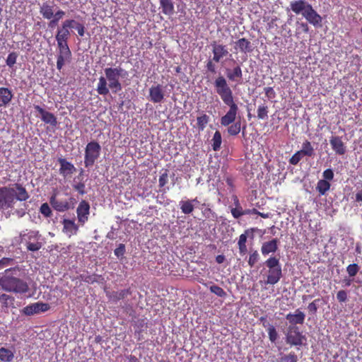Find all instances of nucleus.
I'll return each mask as SVG.
<instances>
[{
    "label": "nucleus",
    "mask_w": 362,
    "mask_h": 362,
    "mask_svg": "<svg viewBox=\"0 0 362 362\" xmlns=\"http://www.w3.org/2000/svg\"><path fill=\"white\" fill-rule=\"evenodd\" d=\"M214 86L216 93L220 96L223 103L229 107L226 115L221 117V124L222 126L228 127V133L230 135L236 136L241 130V122L240 120L235 122L239 108L234 100L233 90L226 79L221 75L216 78Z\"/></svg>",
    "instance_id": "1"
},
{
    "label": "nucleus",
    "mask_w": 362,
    "mask_h": 362,
    "mask_svg": "<svg viewBox=\"0 0 362 362\" xmlns=\"http://www.w3.org/2000/svg\"><path fill=\"white\" fill-rule=\"evenodd\" d=\"M105 76H100L97 85L96 90L99 95H107L110 90L113 93H117L122 90L120 77L124 78L127 72L120 66L108 67L104 69Z\"/></svg>",
    "instance_id": "2"
},
{
    "label": "nucleus",
    "mask_w": 362,
    "mask_h": 362,
    "mask_svg": "<svg viewBox=\"0 0 362 362\" xmlns=\"http://www.w3.org/2000/svg\"><path fill=\"white\" fill-rule=\"evenodd\" d=\"M0 286L2 290L15 293H25L29 287L25 281L21 279V269L11 267L0 273Z\"/></svg>",
    "instance_id": "3"
},
{
    "label": "nucleus",
    "mask_w": 362,
    "mask_h": 362,
    "mask_svg": "<svg viewBox=\"0 0 362 362\" xmlns=\"http://www.w3.org/2000/svg\"><path fill=\"white\" fill-rule=\"evenodd\" d=\"M28 198V192L21 184L16 183L13 187H0V210L13 208L15 199L24 202Z\"/></svg>",
    "instance_id": "4"
},
{
    "label": "nucleus",
    "mask_w": 362,
    "mask_h": 362,
    "mask_svg": "<svg viewBox=\"0 0 362 362\" xmlns=\"http://www.w3.org/2000/svg\"><path fill=\"white\" fill-rule=\"evenodd\" d=\"M291 10L296 15L302 14L305 20L315 27L322 25V18L305 0H298L290 2Z\"/></svg>",
    "instance_id": "5"
},
{
    "label": "nucleus",
    "mask_w": 362,
    "mask_h": 362,
    "mask_svg": "<svg viewBox=\"0 0 362 362\" xmlns=\"http://www.w3.org/2000/svg\"><path fill=\"white\" fill-rule=\"evenodd\" d=\"M265 264L269 269L267 280L263 282L264 284L274 285L277 284L282 277V269L279 259L276 257H270L266 260Z\"/></svg>",
    "instance_id": "6"
},
{
    "label": "nucleus",
    "mask_w": 362,
    "mask_h": 362,
    "mask_svg": "<svg viewBox=\"0 0 362 362\" xmlns=\"http://www.w3.org/2000/svg\"><path fill=\"white\" fill-rule=\"evenodd\" d=\"M101 146L97 141L88 143L85 148L84 165L86 168L91 167L100 156Z\"/></svg>",
    "instance_id": "7"
},
{
    "label": "nucleus",
    "mask_w": 362,
    "mask_h": 362,
    "mask_svg": "<svg viewBox=\"0 0 362 362\" xmlns=\"http://www.w3.org/2000/svg\"><path fill=\"white\" fill-rule=\"evenodd\" d=\"M57 42V47L59 49V53L57 54V68L58 70H61L66 61L69 60L71 57V52L68 45V40L62 39H56Z\"/></svg>",
    "instance_id": "8"
},
{
    "label": "nucleus",
    "mask_w": 362,
    "mask_h": 362,
    "mask_svg": "<svg viewBox=\"0 0 362 362\" xmlns=\"http://www.w3.org/2000/svg\"><path fill=\"white\" fill-rule=\"evenodd\" d=\"M305 337L297 326H288L286 334V343L291 346H301Z\"/></svg>",
    "instance_id": "9"
},
{
    "label": "nucleus",
    "mask_w": 362,
    "mask_h": 362,
    "mask_svg": "<svg viewBox=\"0 0 362 362\" xmlns=\"http://www.w3.org/2000/svg\"><path fill=\"white\" fill-rule=\"evenodd\" d=\"M211 52L213 53V60L218 63L221 59L229 54V52L226 45L218 43L217 41L211 42Z\"/></svg>",
    "instance_id": "10"
},
{
    "label": "nucleus",
    "mask_w": 362,
    "mask_h": 362,
    "mask_svg": "<svg viewBox=\"0 0 362 362\" xmlns=\"http://www.w3.org/2000/svg\"><path fill=\"white\" fill-rule=\"evenodd\" d=\"M75 23L74 19H66L62 23L60 27L58 28L55 38L69 40L71 36V30L73 29L72 24Z\"/></svg>",
    "instance_id": "11"
},
{
    "label": "nucleus",
    "mask_w": 362,
    "mask_h": 362,
    "mask_svg": "<svg viewBox=\"0 0 362 362\" xmlns=\"http://www.w3.org/2000/svg\"><path fill=\"white\" fill-rule=\"evenodd\" d=\"M50 308L48 303L42 302H37L31 303L23 309V313L25 315H33L40 313H44L47 311Z\"/></svg>",
    "instance_id": "12"
},
{
    "label": "nucleus",
    "mask_w": 362,
    "mask_h": 362,
    "mask_svg": "<svg viewBox=\"0 0 362 362\" xmlns=\"http://www.w3.org/2000/svg\"><path fill=\"white\" fill-rule=\"evenodd\" d=\"M76 214L78 222L83 226L88 220L90 214L89 203L86 200H82L76 209Z\"/></svg>",
    "instance_id": "13"
},
{
    "label": "nucleus",
    "mask_w": 362,
    "mask_h": 362,
    "mask_svg": "<svg viewBox=\"0 0 362 362\" xmlns=\"http://www.w3.org/2000/svg\"><path fill=\"white\" fill-rule=\"evenodd\" d=\"M34 109L40 115L42 121L45 124H49L52 127L57 125V118L53 113L45 110L38 105H35Z\"/></svg>",
    "instance_id": "14"
},
{
    "label": "nucleus",
    "mask_w": 362,
    "mask_h": 362,
    "mask_svg": "<svg viewBox=\"0 0 362 362\" xmlns=\"http://www.w3.org/2000/svg\"><path fill=\"white\" fill-rule=\"evenodd\" d=\"M164 90L160 84L152 86L149 88V98L153 103H160L164 100Z\"/></svg>",
    "instance_id": "15"
},
{
    "label": "nucleus",
    "mask_w": 362,
    "mask_h": 362,
    "mask_svg": "<svg viewBox=\"0 0 362 362\" xmlns=\"http://www.w3.org/2000/svg\"><path fill=\"white\" fill-rule=\"evenodd\" d=\"M329 143L336 154L342 156L346 152V147L341 136H332L329 139Z\"/></svg>",
    "instance_id": "16"
},
{
    "label": "nucleus",
    "mask_w": 362,
    "mask_h": 362,
    "mask_svg": "<svg viewBox=\"0 0 362 362\" xmlns=\"http://www.w3.org/2000/svg\"><path fill=\"white\" fill-rule=\"evenodd\" d=\"M107 298L110 302L117 303L120 300H123L128 296L132 294L130 288L122 289L117 291H105Z\"/></svg>",
    "instance_id": "17"
},
{
    "label": "nucleus",
    "mask_w": 362,
    "mask_h": 362,
    "mask_svg": "<svg viewBox=\"0 0 362 362\" xmlns=\"http://www.w3.org/2000/svg\"><path fill=\"white\" fill-rule=\"evenodd\" d=\"M49 203L54 210L64 212L69 210L73 206L71 205V203L67 200H60L56 198V194H54L49 199Z\"/></svg>",
    "instance_id": "18"
},
{
    "label": "nucleus",
    "mask_w": 362,
    "mask_h": 362,
    "mask_svg": "<svg viewBox=\"0 0 362 362\" xmlns=\"http://www.w3.org/2000/svg\"><path fill=\"white\" fill-rule=\"evenodd\" d=\"M305 315L300 309H296L294 313H289L286 315V319L288 321L289 326H296V325H303L305 322Z\"/></svg>",
    "instance_id": "19"
},
{
    "label": "nucleus",
    "mask_w": 362,
    "mask_h": 362,
    "mask_svg": "<svg viewBox=\"0 0 362 362\" xmlns=\"http://www.w3.org/2000/svg\"><path fill=\"white\" fill-rule=\"evenodd\" d=\"M57 161L60 164L59 173L64 177L73 174L76 171L74 165L71 163L67 161L65 158H59Z\"/></svg>",
    "instance_id": "20"
},
{
    "label": "nucleus",
    "mask_w": 362,
    "mask_h": 362,
    "mask_svg": "<svg viewBox=\"0 0 362 362\" xmlns=\"http://www.w3.org/2000/svg\"><path fill=\"white\" fill-rule=\"evenodd\" d=\"M63 232L69 237L76 235L78 231V226L76 224L74 220L64 218L62 221Z\"/></svg>",
    "instance_id": "21"
},
{
    "label": "nucleus",
    "mask_w": 362,
    "mask_h": 362,
    "mask_svg": "<svg viewBox=\"0 0 362 362\" xmlns=\"http://www.w3.org/2000/svg\"><path fill=\"white\" fill-rule=\"evenodd\" d=\"M235 49H239L240 52L245 54L250 53L253 51L252 43L247 39L243 37L239 39L235 42Z\"/></svg>",
    "instance_id": "22"
},
{
    "label": "nucleus",
    "mask_w": 362,
    "mask_h": 362,
    "mask_svg": "<svg viewBox=\"0 0 362 362\" xmlns=\"http://www.w3.org/2000/svg\"><path fill=\"white\" fill-rule=\"evenodd\" d=\"M11 90L5 87H0V107H6L13 99Z\"/></svg>",
    "instance_id": "23"
},
{
    "label": "nucleus",
    "mask_w": 362,
    "mask_h": 362,
    "mask_svg": "<svg viewBox=\"0 0 362 362\" xmlns=\"http://www.w3.org/2000/svg\"><path fill=\"white\" fill-rule=\"evenodd\" d=\"M278 240L274 238L272 240L264 242L261 247L262 254L264 256L268 255L269 253H274L278 250Z\"/></svg>",
    "instance_id": "24"
},
{
    "label": "nucleus",
    "mask_w": 362,
    "mask_h": 362,
    "mask_svg": "<svg viewBox=\"0 0 362 362\" xmlns=\"http://www.w3.org/2000/svg\"><path fill=\"white\" fill-rule=\"evenodd\" d=\"M226 73L228 79L230 81L240 83L243 78V71L239 65L235 66L233 69H227Z\"/></svg>",
    "instance_id": "25"
},
{
    "label": "nucleus",
    "mask_w": 362,
    "mask_h": 362,
    "mask_svg": "<svg viewBox=\"0 0 362 362\" xmlns=\"http://www.w3.org/2000/svg\"><path fill=\"white\" fill-rule=\"evenodd\" d=\"M53 8V6H51L47 2H45L40 7V13L45 19H52L54 16Z\"/></svg>",
    "instance_id": "26"
},
{
    "label": "nucleus",
    "mask_w": 362,
    "mask_h": 362,
    "mask_svg": "<svg viewBox=\"0 0 362 362\" xmlns=\"http://www.w3.org/2000/svg\"><path fill=\"white\" fill-rule=\"evenodd\" d=\"M134 326L135 327L134 335L137 337V339L140 341L142 339L141 337L143 331L144 329L147 328V323L145 322V320L139 319L134 322Z\"/></svg>",
    "instance_id": "27"
},
{
    "label": "nucleus",
    "mask_w": 362,
    "mask_h": 362,
    "mask_svg": "<svg viewBox=\"0 0 362 362\" xmlns=\"http://www.w3.org/2000/svg\"><path fill=\"white\" fill-rule=\"evenodd\" d=\"M162 12L165 15L170 16L175 11L174 4L173 0H159Z\"/></svg>",
    "instance_id": "28"
},
{
    "label": "nucleus",
    "mask_w": 362,
    "mask_h": 362,
    "mask_svg": "<svg viewBox=\"0 0 362 362\" xmlns=\"http://www.w3.org/2000/svg\"><path fill=\"white\" fill-rule=\"evenodd\" d=\"M14 358V353L5 347L0 348V361L11 362Z\"/></svg>",
    "instance_id": "29"
},
{
    "label": "nucleus",
    "mask_w": 362,
    "mask_h": 362,
    "mask_svg": "<svg viewBox=\"0 0 362 362\" xmlns=\"http://www.w3.org/2000/svg\"><path fill=\"white\" fill-rule=\"evenodd\" d=\"M300 152L303 156L313 157L315 155L314 148L308 140H305L302 144V148Z\"/></svg>",
    "instance_id": "30"
},
{
    "label": "nucleus",
    "mask_w": 362,
    "mask_h": 362,
    "mask_svg": "<svg viewBox=\"0 0 362 362\" xmlns=\"http://www.w3.org/2000/svg\"><path fill=\"white\" fill-rule=\"evenodd\" d=\"M180 206L182 213L189 214L194 211V205L190 199L182 200L180 202Z\"/></svg>",
    "instance_id": "31"
},
{
    "label": "nucleus",
    "mask_w": 362,
    "mask_h": 362,
    "mask_svg": "<svg viewBox=\"0 0 362 362\" xmlns=\"http://www.w3.org/2000/svg\"><path fill=\"white\" fill-rule=\"evenodd\" d=\"M331 187L330 183L325 180H320L317 183L316 189L320 195H325Z\"/></svg>",
    "instance_id": "32"
},
{
    "label": "nucleus",
    "mask_w": 362,
    "mask_h": 362,
    "mask_svg": "<svg viewBox=\"0 0 362 362\" xmlns=\"http://www.w3.org/2000/svg\"><path fill=\"white\" fill-rule=\"evenodd\" d=\"M269 107L266 103L259 105L257 110V117L259 119H266L268 117Z\"/></svg>",
    "instance_id": "33"
},
{
    "label": "nucleus",
    "mask_w": 362,
    "mask_h": 362,
    "mask_svg": "<svg viewBox=\"0 0 362 362\" xmlns=\"http://www.w3.org/2000/svg\"><path fill=\"white\" fill-rule=\"evenodd\" d=\"M210 120L209 116L202 114L197 118V125L199 131H203Z\"/></svg>",
    "instance_id": "34"
},
{
    "label": "nucleus",
    "mask_w": 362,
    "mask_h": 362,
    "mask_svg": "<svg viewBox=\"0 0 362 362\" xmlns=\"http://www.w3.org/2000/svg\"><path fill=\"white\" fill-rule=\"evenodd\" d=\"M222 138L219 131H216L212 139V148L214 151H218L221 145Z\"/></svg>",
    "instance_id": "35"
},
{
    "label": "nucleus",
    "mask_w": 362,
    "mask_h": 362,
    "mask_svg": "<svg viewBox=\"0 0 362 362\" xmlns=\"http://www.w3.org/2000/svg\"><path fill=\"white\" fill-rule=\"evenodd\" d=\"M246 242H247L246 234H241L239 237L238 245L240 253L242 255L245 254V252H247Z\"/></svg>",
    "instance_id": "36"
},
{
    "label": "nucleus",
    "mask_w": 362,
    "mask_h": 362,
    "mask_svg": "<svg viewBox=\"0 0 362 362\" xmlns=\"http://www.w3.org/2000/svg\"><path fill=\"white\" fill-rule=\"evenodd\" d=\"M209 290L211 293H214L218 297L224 298L227 295L226 292L221 287L217 285L211 286Z\"/></svg>",
    "instance_id": "37"
},
{
    "label": "nucleus",
    "mask_w": 362,
    "mask_h": 362,
    "mask_svg": "<svg viewBox=\"0 0 362 362\" xmlns=\"http://www.w3.org/2000/svg\"><path fill=\"white\" fill-rule=\"evenodd\" d=\"M359 269L360 267L357 264L353 263L347 266L346 272L350 277H354L359 272Z\"/></svg>",
    "instance_id": "38"
},
{
    "label": "nucleus",
    "mask_w": 362,
    "mask_h": 362,
    "mask_svg": "<svg viewBox=\"0 0 362 362\" xmlns=\"http://www.w3.org/2000/svg\"><path fill=\"white\" fill-rule=\"evenodd\" d=\"M267 333L269 335V340L272 342H275L278 338V334L276 328L272 325H269L267 328Z\"/></svg>",
    "instance_id": "39"
},
{
    "label": "nucleus",
    "mask_w": 362,
    "mask_h": 362,
    "mask_svg": "<svg viewBox=\"0 0 362 362\" xmlns=\"http://www.w3.org/2000/svg\"><path fill=\"white\" fill-rule=\"evenodd\" d=\"M14 298L6 293L0 295V303L7 307L9 304H13Z\"/></svg>",
    "instance_id": "40"
},
{
    "label": "nucleus",
    "mask_w": 362,
    "mask_h": 362,
    "mask_svg": "<svg viewBox=\"0 0 362 362\" xmlns=\"http://www.w3.org/2000/svg\"><path fill=\"white\" fill-rule=\"evenodd\" d=\"M17 57L18 54L16 52H12L9 53L6 60L7 66L9 67H13V65L16 63Z\"/></svg>",
    "instance_id": "41"
},
{
    "label": "nucleus",
    "mask_w": 362,
    "mask_h": 362,
    "mask_svg": "<svg viewBox=\"0 0 362 362\" xmlns=\"http://www.w3.org/2000/svg\"><path fill=\"white\" fill-rule=\"evenodd\" d=\"M320 299L317 298L314 300L313 302L310 303L308 305V312L310 314L315 315L316 314L317 309H318V303L320 302Z\"/></svg>",
    "instance_id": "42"
},
{
    "label": "nucleus",
    "mask_w": 362,
    "mask_h": 362,
    "mask_svg": "<svg viewBox=\"0 0 362 362\" xmlns=\"http://www.w3.org/2000/svg\"><path fill=\"white\" fill-rule=\"evenodd\" d=\"M303 158V154L300 152V151H298L289 159V163L291 165H296L300 161V160Z\"/></svg>",
    "instance_id": "43"
},
{
    "label": "nucleus",
    "mask_w": 362,
    "mask_h": 362,
    "mask_svg": "<svg viewBox=\"0 0 362 362\" xmlns=\"http://www.w3.org/2000/svg\"><path fill=\"white\" fill-rule=\"evenodd\" d=\"M231 214L234 218H239L243 216V209L241 205L239 206H235L230 209Z\"/></svg>",
    "instance_id": "44"
},
{
    "label": "nucleus",
    "mask_w": 362,
    "mask_h": 362,
    "mask_svg": "<svg viewBox=\"0 0 362 362\" xmlns=\"http://www.w3.org/2000/svg\"><path fill=\"white\" fill-rule=\"evenodd\" d=\"M40 211L47 218L52 216V210L47 203H44L41 205Z\"/></svg>",
    "instance_id": "45"
},
{
    "label": "nucleus",
    "mask_w": 362,
    "mask_h": 362,
    "mask_svg": "<svg viewBox=\"0 0 362 362\" xmlns=\"http://www.w3.org/2000/svg\"><path fill=\"white\" fill-rule=\"evenodd\" d=\"M259 258V255L257 250H255L252 254H250L248 259V264L252 267L255 264L258 262Z\"/></svg>",
    "instance_id": "46"
},
{
    "label": "nucleus",
    "mask_w": 362,
    "mask_h": 362,
    "mask_svg": "<svg viewBox=\"0 0 362 362\" xmlns=\"http://www.w3.org/2000/svg\"><path fill=\"white\" fill-rule=\"evenodd\" d=\"M72 25H73V29L74 28L76 30L78 35H80L81 37H83L84 35L85 27L82 23H78L75 21V23L72 24Z\"/></svg>",
    "instance_id": "47"
},
{
    "label": "nucleus",
    "mask_w": 362,
    "mask_h": 362,
    "mask_svg": "<svg viewBox=\"0 0 362 362\" xmlns=\"http://www.w3.org/2000/svg\"><path fill=\"white\" fill-rule=\"evenodd\" d=\"M298 358L294 353H290L281 358V362H297Z\"/></svg>",
    "instance_id": "48"
},
{
    "label": "nucleus",
    "mask_w": 362,
    "mask_h": 362,
    "mask_svg": "<svg viewBox=\"0 0 362 362\" xmlns=\"http://www.w3.org/2000/svg\"><path fill=\"white\" fill-rule=\"evenodd\" d=\"M14 259L9 257H4L0 259V268L3 269L6 267L13 264Z\"/></svg>",
    "instance_id": "49"
},
{
    "label": "nucleus",
    "mask_w": 362,
    "mask_h": 362,
    "mask_svg": "<svg viewBox=\"0 0 362 362\" xmlns=\"http://www.w3.org/2000/svg\"><path fill=\"white\" fill-rule=\"evenodd\" d=\"M322 176V180H325L329 182L333 180L334 175L333 170L330 168H328L324 170Z\"/></svg>",
    "instance_id": "50"
},
{
    "label": "nucleus",
    "mask_w": 362,
    "mask_h": 362,
    "mask_svg": "<svg viewBox=\"0 0 362 362\" xmlns=\"http://www.w3.org/2000/svg\"><path fill=\"white\" fill-rule=\"evenodd\" d=\"M42 247V243L40 242L37 243H28L27 249L30 251H38Z\"/></svg>",
    "instance_id": "51"
},
{
    "label": "nucleus",
    "mask_w": 362,
    "mask_h": 362,
    "mask_svg": "<svg viewBox=\"0 0 362 362\" xmlns=\"http://www.w3.org/2000/svg\"><path fill=\"white\" fill-rule=\"evenodd\" d=\"M114 253L117 257H123L125 253V245L122 243H120L115 250Z\"/></svg>",
    "instance_id": "52"
},
{
    "label": "nucleus",
    "mask_w": 362,
    "mask_h": 362,
    "mask_svg": "<svg viewBox=\"0 0 362 362\" xmlns=\"http://www.w3.org/2000/svg\"><path fill=\"white\" fill-rule=\"evenodd\" d=\"M215 63L216 62L213 60V58L211 59H209L207 61L206 64V68L208 71H209L212 74L216 73V68Z\"/></svg>",
    "instance_id": "53"
},
{
    "label": "nucleus",
    "mask_w": 362,
    "mask_h": 362,
    "mask_svg": "<svg viewBox=\"0 0 362 362\" xmlns=\"http://www.w3.org/2000/svg\"><path fill=\"white\" fill-rule=\"evenodd\" d=\"M168 173H167V170H166L164 173L161 174L159 177V180H158L159 187H163L168 183Z\"/></svg>",
    "instance_id": "54"
},
{
    "label": "nucleus",
    "mask_w": 362,
    "mask_h": 362,
    "mask_svg": "<svg viewBox=\"0 0 362 362\" xmlns=\"http://www.w3.org/2000/svg\"><path fill=\"white\" fill-rule=\"evenodd\" d=\"M337 298L339 303H344L347 300V293L344 290L339 291L337 293Z\"/></svg>",
    "instance_id": "55"
},
{
    "label": "nucleus",
    "mask_w": 362,
    "mask_h": 362,
    "mask_svg": "<svg viewBox=\"0 0 362 362\" xmlns=\"http://www.w3.org/2000/svg\"><path fill=\"white\" fill-rule=\"evenodd\" d=\"M73 187L75 190H76L80 194H84L86 193L85 191V184L83 182H78L76 185H73Z\"/></svg>",
    "instance_id": "56"
},
{
    "label": "nucleus",
    "mask_w": 362,
    "mask_h": 362,
    "mask_svg": "<svg viewBox=\"0 0 362 362\" xmlns=\"http://www.w3.org/2000/svg\"><path fill=\"white\" fill-rule=\"evenodd\" d=\"M264 90L268 98L273 99L276 97V93L272 87H266Z\"/></svg>",
    "instance_id": "57"
},
{
    "label": "nucleus",
    "mask_w": 362,
    "mask_h": 362,
    "mask_svg": "<svg viewBox=\"0 0 362 362\" xmlns=\"http://www.w3.org/2000/svg\"><path fill=\"white\" fill-rule=\"evenodd\" d=\"M82 279L84 282L88 284H93L97 281V275H87L82 277Z\"/></svg>",
    "instance_id": "58"
},
{
    "label": "nucleus",
    "mask_w": 362,
    "mask_h": 362,
    "mask_svg": "<svg viewBox=\"0 0 362 362\" xmlns=\"http://www.w3.org/2000/svg\"><path fill=\"white\" fill-rule=\"evenodd\" d=\"M65 16V11H64L62 9H59L55 13H54V18H56L57 20H61L64 16Z\"/></svg>",
    "instance_id": "59"
},
{
    "label": "nucleus",
    "mask_w": 362,
    "mask_h": 362,
    "mask_svg": "<svg viewBox=\"0 0 362 362\" xmlns=\"http://www.w3.org/2000/svg\"><path fill=\"white\" fill-rule=\"evenodd\" d=\"M225 180H226L227 185L231 189V190H233L235 186L233 184V178L231 177H227Z\"/></svg>",
    "instance_id": "60"
},
{
    "label": "nucleus",
    "mask_w": 362,
    "mask_h": 362,
    "mask_svg": "<svg viewBox=\"0 0 362 362\" xmlns=\"http://www.w3.org/2000/svg\"><path fill=\"white\" fill-rule=\"evenodd\" d=\"M50 21L49 22V27L50 28H53L54 26H55L56 25H57L58 22H59V20H57L56 18L54 17H52V19H49Z\"/></svg>",
    "instance_id": "61"
},
{
    "label": "nucleus",
    "mask_w": 362,
    "mask_h": 362,
    "mask_svg": "<svg viewBox=\"0 0 362 362\" xmlns=\"http://www.w3.org/2000/svg\"><path fill=\"white\" fill-rule=\"evenodd\" d=\"M226 258L223 255H218L216 257V261L218 264H222L225 261Z\"/></svg>",
    "instance_id": "62"
},
{
    "label": "nucleus",
    "mask_w": 362,
    "mask_h": 362,
    "mask_svg": "<svg viewBox=\"0 0 362 362\" xmlns=\"http://www.w3.org/2000/svg\"><path fill=\"white\" fill-rule=\"evenodd\" d=\"M232 199L233 201V204H234L235 206H239L240 205H241L237 195L233 194L232 196Z\"/></svg>",
    "instance_id": "63"
},
{
    "label": "nucleus",
    "mask_w": 362,
    "mask_h": 362,
    "mask_svg": "<svg viewBox=\"0 0 362 362\" xmlns=\"http://www.w3.org/2000/svg\"><path fill=\"white\" fill-rule=\"evenodd\" d=\"M356 201L358 202H362V190L358 191L356 194Z\"/></svg>",
    "instance_id": "64"
}]
</instances>
